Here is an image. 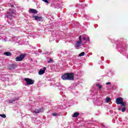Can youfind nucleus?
<instances>
[{
	"mask_svg": "<svg viewBox=\"0 0 128 128\" xmlns=\"http://www.w3.org/2000/svg\"><path fill=\"white\" fill-rule=\"evenodd\" d=\"M116 104H120L121 108H122V112H126V108L128 107V104H126V102H124V99H122V98H117L116 99Z\"/></svg>",
	"mask_w": 128,
	"mask_h": 128,
	"instance_id": "1",
	"label": "nucleus"
},
{
	"mask_svg": "<svg viewBox=\"0 0 128 128\" xmlns=\"http://www.w3.org/2000/svg\"><path fill=\"white\" fill-rule=\"evenodd\" d=\"M74 74L72 72L66 73L62 76L63 80H74Z\"/></svg>",
	"mask_w": 128,
	"mask_h": 128,
	"instance_id": "2",
	"label": "nucleus"
},
{
	"mask_svg": "<svg viewBox=\"0 0 128 128\" xmlns=\"http://www.w3.org/2000/svg\"><path fill=\"white\" fill-rule=\"evenodd\" d=\"M16 12V10L14 8H10L8 14L6 15V18H12L14 14Z\"/></svg>",
	"mask_w": 128,
	"mask_h": 128,
	"instance_id": "3",
	"label": "nucleus"
},
{
	"mask_svg": "<svg viewBox=\"0 0 128 128\" xmlns=\"http://www.w3.org/2000/svg\"><path fill=\"white\" fill-rule=\"evenodd\" d=\"M24 80L26 82V84L27 86H32V84H34V80H32L30 78H24Z\"/></svg>",
	"mask_w": 128,
	"mask_h": 128,
	"instance_id": "4",
	"label": "nucleus"
},
{
	"mask_svg": "<svg viewBox=\"0 0 128 128\" xmlns=\"http://www.w3.org/2000/svg\"><path fill=\"white\" fill-rule=\"evenodd\" d=\"M26 54H22L20 55V56H17L16 58V62H22L24 58L26 57Z\"/></svg>",
	"mask_w": 128,
	"mask_h": 128,
	"instance_id": "5",
	"label": "nucleus"
},
{
	"mask_svg": "<svg viewBox=\"0 0 128 128\" xmlns=\"http://www.w3.org/2000/svg\"><path fill=\"white\" fill-rule=\"evenodd\" d=\"M32 18H34V20H36L37 22H42V17L35 16L34 14L32 15Z\"/></svg>",
	"mask_w": 128,
	"mask_h": 128,
	"instance_id": "6",
	"label": "nucleus"
},
{
	"mask_svg": "<svg viewBox=\"0 0 128 128\" xmlns=\"http://www.w3.org/2000/svg\"><path fill=\"white\" fill-rule=\"evenodd\" d=\"M20 100V97L16 96L12 99L9 100H8V102H9V104H12V102H16V100Z\"/></svg>",
	"mask_w": 128,
	"mask_h": 128,
	"instance_id": "7",
	"label": "nucleus"
},
{
	"mask_svg": "<svg viewBox=\"0 0 128 128\" xmlns=\"http://www.w3.org/2000/svg\"><path fill=\"white\" fill-rule=\"evenodd\" d=\"M84 44H82V41H77L76 42L74 48L78 49V48H80V46H84Z\"/></svg>",
	"mask_w": 128,
	"mask_h": 128,
	"instance_id": "8",
	"label": "nucleus"
},
{
	"mask_svg": "<svg viewBox=\"0 0 128 128\" xmlns=\"http://www.w3.org/2000/svg\"><path fill=\"white\" fill-rule=\"evenodd\" d=\"M16 66H17L16 64H12L8 65V69L10 70H14V68H16Z\"/></svg>",
	"mask_w": 128,
	"mask_h": 128,
	"instance_id": "9",
	"label": "nucleus"
},
{
	"mask_svg": "<svg viewBox=\"0 0 128 128\" xmlns=\"http://www.w3.org/2000/svg\"><path fill=\"white\" fill-rule=\"evenodd\" d=\"M44 112V108H40L38 109H36L34 111H33V113L40 114V112Z\"/></svg>",
	"mask_w": 128,
	"mask_h": 128,
	"instance_id": "10",
	"label": "nucleus"
},
{
	"mask_svg": "<svg viewBox=\"0 0 128 128\" xmlns=\"http://www.w3.org/2000/svg\"><path fill=\"white\" fill-rule=\"evenodd\" d=\"M46 67H44V70L40 69L38 72V74H40V76H42V74H44V72H46Z\"/></svg>",
	"mask_w": 128,
	"mask_h": 128,
	"instance_id": "11",
	"label": "nucleus"
},
{
	"mask_svg": "<svg viewBox=\"0 0 128 128\" xmlns=\"http://www.w3.org/2000/svg\"><path fill=\"white\" fill-rule=\"evenodd\" d=\"M28 12H29V14H38V12L37 10H36V9L30 8V9L28 10Z\"/></svg>",
	"mask_w": 128,
	"mask_h": 128,
	"instance_id": "12",
	"label": "nucleus"
},
{
	"mask_svg": "<svg viewBox=\"0 0 128 128\" xmlns=\"http://www.w3.org/2000/svg\"><path fill=\"white\" fill-rule=\"evenodd\" d=\"M80 116V113L78 112H76L72 116V118H78Z\"/></svg>",
	"mask_w": 128,
	"mask_h": 128,
	"instance_id": "13",
	"label": "nucleus"
},
{
	"mask_svg": "<svg viewBox=\"0 0 128 128\" xmlns=\"http://www.w3.org/2000/svg\"><path fill=\"white\" fill-rule=\"evenodd\" d=\"M4 56H12V53L10 52H5L4 53Z\"/></svg>",
	"mask_w": 128,
	"mask_h": 128,
	"instance_id": "14",
	"label": "nucleus"
},
{
	"mask_svg": "<svg viewBox=\"0 0 128 128\" xmlns=\"http://www.w3.org/2000/svg\"><path fill=\"white\" fill-rule=\"evenodd\" d=\"M110 100H112V99H110V98H108V97L106 98V102L108 103V102H110Z\"/></svg>",
	"mask_w": 128,
	"mask_h": 128,
	"instance_id": "15",
	"label": "nucleus"
},
{
	"mask_svg": "<svg viewBox=\"0 0 128 128\" xmlns=\"http://www.w3.org/2000/svg\"><path fill=\"white\" fill-rule=\"evenodd\" d=\"M86 53L84 52H82L79 54V56H84Z\"/></svg>",
	"mask_w": 128,
	"mask_h": 128,
	"instance_id": "16",
	"label": "nucleus"
},
{
	"mask_svg": "<svg viewBox=\"0 0 128 128\" xmlns=\"http://www.w3.org/2000/svg\"><path fill=\"white\" fill-rule=\"evenodd\" d=\"M0 116H2V118H6V116L4 114H0Z\"/></svg>",
	"mask_w": 128,
	"mask_h": 128,
	"instance_id": "17",
	"label": "nucleus"
},
{
	"mask_svg": "<svg viewBox=\"0 0 128 128\" xmlns=\"http://www.w3.org/2000/svg\"><path fill=\"white\" fill-rule=\"evenodd\" d=\"M96 86H98V88H102V86H100V84H96Z\"/></svg>",
	"mask_w": 128,
	"mask_h": 128,
	"instance_id": "18",
	"label": "nucleus"
},
{
	"mask_svg": "<svg viewBox=\"0 0 128 128\" xmlns=\"http://www.w3.org/2000/svg\"><path fill=\"white\" fill-rule=\"evenodd\" d=\"M54 62V60H52V58H50V60L48 61V63L50 64V62Z\"/></svg>",
	"mask_w": 128,
	"mask_h": 128,
	"instance_id": "19",
	"label": "nucleus"
},
{
	"mask_svg": "<svg viewBox=\"0 0 128 128\" xmlns=\"http://www.w3.org/2000/svg\"><path fill=\"white\" fill-rule=\"evenodd\" d=\"M8 6H10V8H14V4H10L8 5Z\"/></svg>",
	"mask_w": 128,
	"mask_h": 128,
	"instance_id": "20",
	"label": "nucleus"
},
{
	"mask_svg": "<svg viewBox=\"0 0 128 128\" xmlns=\"http://www.w3.org/2000/svg\"><path fill=\"white\" fill-rule=\"evenodd\" d=\"M52 116H58V114L53 113V114H52Z\"/></svg>",
	"mask_w": 128,
	"mask_h": 128,
	"instance_id": "21",
	"label": "nucleus"
},
{
	"mask_svg": "<svg viewBox=\"0 0 128 128\" xmlns=\"http://www.w3.org/2000/svg\"><path fill=\"white\" fill-rule=\"evenodd\" d=\"M42 0L44 2H46V4H50V2H48V0Z\"/></svg>",
	"mask_w": 128,
	"mask_h": 128,
	"instance_id": "22",
	"label": "nucleus"
},
{
	"mask_svg": "<svg viewBox=\"0 0 128 128\" xmlns=\"http://www.w3.org/2000/svg\"><path fill=\"white\" fill-rule=\"evenodd\" d=\"M79 41L82 42V36H79Z\"/></svg>",
	"mask_w": 128,
	"mask_h": 128,
	"instance_id": "23",
	"label": "nucleus"
},
{
	"mask_svg": "<svg viewBox=\"0 0 128 128\" xmlns=\"http://www.w3.org/2000/svg\"><path fill=\"white\" fill-rule=\"evenodd\" d=\"M82 40H86V37H84L82 38Z\"/></svg>",
	"mask_w": 128,
	"mask_h": 128,
	"instance_id": "24",
	"label": "nucleus"
},
{
	"mask_svg": "<svg viewBox=\"0 0 128 128\" xmlns=\"http://www.w3.org/2000/svg\"><path fill=\"white\" fill-rule=\"evenodd\" d=\"M106 84H110V82H106Z\"/></svg>",
	"mask_w": 128,
	"mask_h": 128,
	"instance_id": "25",
	"label": "nucleus"
},
{
	"mask_svg": "<svg viewBox=\"0 0 128 128\" xmlns=\"http://www.w3.org/2000/svg\"><path fill=\"white\" fill-rule=\"evenodd\" d=\"M118 110H122V108H118Z\"/></svg>",
	"mask_w": 128,
	"mask_h": 128,
	"instance_id": "26",
	"label": "nucleus"
}]
</instances>
